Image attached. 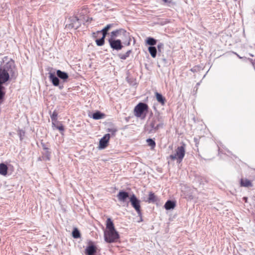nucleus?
Returning <instances> with one entry per match:
<instances>
[{"instance_id": "15", "label": "nucleus", "mask_w": 255, "mask_h": 255, "mask_svg": "<svg viewBox=\"0 0 255 255\" xmlns=\"http://www.w3.org/2000/svg\"><path fill=\"white\" fill-rule=\"evenodd\" d=\"M8 167L4 163H0V174L6 176L7 174Z\"/></svg>"}, {"instance_id": "5", "label": "nucleus", "mask_w": 255, "mask_h": 255, "mask_svg": "<svg viewBox=\"0 0 255 255\" xmlns=\"http://www.w3.org/2000/svg\"><path fill=\"white\" fill-rule=\"evenodd\" d=\"M185 153V150L184 146H181L177 148L175 154L170 155L169 158L172 160L177 159V162L180 163L184 157Z\"/></svg>"}, {"instance_id": "20", "label": "nucleus", "mask_w": 255, "mask_h": 255, "mask_svg": "<svg viewBox=\"0 0 255 255\" xmlns=\"http://www.w3.org/2000/svg\"><path fill=\"white\" fill-rule=\"evenodd\" d=\"M73 22L72 23V27L75 29H76L80 26L81 23L79 21V19L77 17L75 18L73 20Z\"/></svg>"}, {"instance_id": "8", "label": "nucleus", "mask_w": 255, "mask_h": 255, "mask_svg": "<svg viewBox=\"0 0 255 255\" xmlns=\"http://www.w3.org/2000/svg\"><path fill=\"white\" fill-rule=\"evenodd\" d=\"M110 139V134H106L99 141V147L101 149L106 148L108 146V142Z\"/></svg>"}, {"instance_id": "28", "label": "nucleus", "mask_w": 255, "mask_h": 255, "mask_svg": "<svg viewBox=\"0 0 255 255\" xmlns=\"http://www.w3.org/2000/svg\"><path fill=\"white\" fill-rule=\"evenodd\" d=\"M108 131L110 132L112 136H115L117 131V129L116 128H109Z\"/></svg>"}, {"instance_id": "26", "label": "nucleus", "mask_w": 255, "mask_h": 255, "mask_svg": "<svg viewBox=\"0 0 255 255\" xmlns=\"http://www.w3.org/2000/svg\"><path fill=\"white\" fill-rule=\"evenodd\" d=\"M146 142L148 145L151 146L152 149L155 147L156 144L155 141L153 139L151 138H148L146 140Z\"/></svg>"}, {"instance_id": "25", "label": "nucleus", "mask_w": 255, "mask_h": 255, "mask_svg": "<svg viewBox=\"0 0 255 255\" xmlns=\"http://www.w3.org/2000/svg\"><path fill=\"white\" fill-rule=\"evenodd\" d=\"M72 236L75 239L80 238V233L77 228H75L72 232Z\"/></svg>"}, {"instance_id": "31", "label": "nucleus", "mask_w": 255, "mask_h": 255, "mask_svg": "<svg viewBox=\"0 0 255 255\" xmlns=\"http://www.w3.org/2000/svg\"><path fill=\"white\" fill-rule=\"evenodd\" d=\"M93 20V18L92 17H88L86 20L87 22H91Z\"/></svg>"}, {"instance_id": "13", "label": "nucleus", "mask_w": 255, "mask_h": 255, "mask_svg": "<svg viewBox=\"0 0 255 255\" xmlns=\"http://www.w3.org/2000/svg\"><path fill=\"white\" fill-rule=\"evenodd\" d=\"M176 206V202L174 201L168 200L164 205V208L166 210H170L174 209Z\"/></svg>"}, {"instance_id": "2", "label": "nucleus", "mask_w": 255, "mask_h": 255, "mask_svg": "<svg viewBox=\"0 0 255 255\" xmlns=\"http://www.w3.org/2000/svg\"><path fill=\"white\" fill-rule=\"evenodd\" d=\"M104 236L105 241L108 243L117 242L120 238V235L116 231L112 220L108 218L106 222V229Z\"/></svg>"}, {"instance_id": "22", "label": "nucleus", "mask_w": 255, "mask_h": 255, "mask_svg": "<svg viewBox=\"0 0 255 255\" xmlns=\"http://www.w3.org/2000/svg\"><path fill=\"white\" fill-rule=\"evenodd\" d=\"M131 53V50H129L126 53L119 54V57L121 59L125 60L129 56V55Z\"/></svg>"}, {"instance_id": "14", "label": "nucleus", "mask_w": 255, "mask_h": 255, "mask_svg": "<svg viewBox=\"0 0 255 255\" xmlns=\"http://www.w3.org/2000/svg\"><path fill=\"white\" fill-rule=\"evenodd\" d=\"M57 76L64 81L68 78V75L66 72L58 70L56 71Z\"/></svg>"}, {"instance_id": "7", "label": "nucleus", "mask_w": 255, "mask_h": 255, "mask_svg": "<svg viewBox=\"0 0 255 255\" xmlns=\"http://www.w3.org/2000/svg\"><path fill=\"white\" fill-rule=\"evenodd\" d=\"M109 43L111 47L116 50H121L123 47L121 39H109Z\"/></svg>"}, {"instance_id": "3", "label": "nucleus", "mask_w": 255, "mask_h": 255, "mask_svg": "<svg viewBox=\"0 0 255 255\" xmlns=\"http://www.w3.org/2000/svg\"><path fill=\"white\" fill-rule=\"evenodd\" d=\"M121 37L123 40V43L126 46L130 44L131 38L128 32L124 29H117L112 31L110 34L109 39H117V37Z\"/></svg>"}, {"instance_id": "30", "label": "nucleus", "mask_w": 255, "mask_h": 255, "mask_svg": "<svg viewBox=\"0 0 255 255\" xmlns=\"http://www.w3.org/2000/svg\"><path fill=\"white\" fill-rule=\"evenodd\" d=\"M163 43H160L158 44V45H157V48H158V49L159 51H160V49L161 48H163Z\"/></svg>"}, {"instance_id": "19", "label": "nucleus", "mask_w": 255, "mask_h": 255, "mask_svg": "<svg viewBox=\"0 0 255 255\" xmlns=\"http://www.w3.org/2000/svg\"><path fill=\"white\" fill-rule=\"evenodd\" d=\"M157 198L154 193L152 192H149L148 198V202L149 203H154L157 201Z\"/></svg>"}, {"instance_id": "33", "label": "nucleus", "mask_w": 255, "mask_h": 255, "mask_svg": "<svg viewBox=\"0 0 255 255\" xmlns=\"http://www.w3.org/2000/svg\"><path fill=\"white\" fill-rule=\"evenodd\" d=\"M164 2H170L171 1H168V0H162Z\"/></svg>"}, {"instance_id": "4", "label": "nucleus", "mask_w": 255, "mask_h": 255, "mask_svg": "<svg viewBox=\"0 0 255 255\" xmlns=\"http://www.w3.org/2000/svg\"><path fill=\"white\" fill-rule=\"evenodd\" d=\"M148 111V105L145 103L140 102L134 107L133 114L136 117L144 119L146 117Z\"/></svg>"}, {"instance_id": "23", "label": "nucleus", "mask_w": 255, "mask_h": 255, "mask_svg": "<svg viewBox=\"0 0 255 255\" xmlns=\"http://www.w3.org/2000/svg\"><path fill=\"white\" fill-rule=\"evenodd\" d=\"M105 37H106V36L103 35V36L101 38H100L99 39H97L96 40L97 45L99 46H103L105 44Z\"/></svg>"}, {"instance_id": "24", "label": "nucleus", "mask_w": 255, "mask_h": 255, "mask_svg": "<svg viewBox=\"0 0 255 255\" xmlns=\"http://www.w3.org/2000/svg\"><path fill=\"white\" fill-rule=\"evenodd\" d=\"M146 43L149 45H155L156 44V40L152 37H148L146 39Z\"/></svg>"}, {"instance_id": "16", "label": "nucleus", "mask_w": 255, "mask_h": 255, "mask_svg": "<svg viewBox=\"0 0 255 255\" xmlns=\"http://www.w3.org/2000/svg\"><path fill=\"white\" fill-rule=\"evenodd\" d=\"M155 95L157 101L162 106L164 105L166 102L165 98L163 97L161 94L158 93V92H156Z\"/></svg>"}, {"instance_id": "1", "label": "nucleus", "mask_w": 255, "mask_h": 255, "mask_svg": "<svg viewBox=\"0 0 255 255\" xmlns=\"http://www.w3.org/2000/svg\"><path fill=\"white\" fill-rule=\"evenodd\" d=\"M15 71L14 61L7 56L4 57L0 65V103H2L5 96L2 85L9 80L10 75H12Z\"/></svg>"}, {"instance_id": "9", "label": "nucleus", "mask_w": 255, "mask_h": 255, "mask_svg": "<svg viewBox=\"0 0 255 255\" xmlns=\"http://www.w3.org/2000/svg\"><path fill=\"white\" fill-rule=\"evenodd\" d=\"M129 197V194L128 192L124 191H120L117 194V198L119 201L121 202H125L127 199Z\"/></svg>"}, {"instance_id": "10", "label": "nucleus", "mask_w": 255, "mask_h": 255, "mask_svg": "<svg viewBox=\"0 0 255 255\" xmlns=\"http://www.w3.org/2000/svg\"><path fill=\"white\" fill-rule=\"evenodd\" d=\"M97 252V248L94 245H91L88 246L85 250L86 255H94Z\"/></svg>"}, {"instance_id": "11", "label": "nucleus", "mask_w": 255, "mask_h": 255, "mask_svg": "<svg viewBox=\"0 0 255 255\" xmlns=\"http://www.w3.org/2000/svg\"><path fill=\"white\" fill-rule=\"evenodd\" d=\"M240 185L241 186L245 187H251L253 186L252 181L247 178H242L240 181Z\"/></svg>"}, {"instance_id": "21", "label": "nucleus", "mask_w": 255, "mask_h": 255, "mask_svg": "<svg viewBox=\"0 0 255 255\" xmlns=\"http://www.w3.org/2000/svg\"><path fill=\"white\" fill-rule=\"evenodd\" d=\"M148 51L151 56L153 58H155L156 56L157 50L155 47L150 46L148 48Z\"/></svg>"}, {"instance_id": "29", "label": "nucleus", "mask_w": 255, "mask_h": 255, "mask_svg": "<svg viewBox=\"0 0 255 255\" xmlns=\"http://www.w3.org/2000/svg\"><path fill=\"white\" fill-rule=\"evenodd\" d=\"M56 128L60 131H63L64 130V127L61 124H60V125L56 126Z\"/></svg>"}, {"instance_id": "27", "label": "nucleus", "mask_w": 255, "mask_h": 255, "mask_svg": "<svg viewBox=\"0 0 255 255\" xmlns=\"http://www.w3.org/2000/svg\"><path fill=\"white\" fill-rule=\"evenodd\" d=\"M57 113L56 111H54L50 116L52 121H56L57 120Z\"/></svg>"}, {"instance_id": "17", "label": "nucleus", "mask_w": 255, "mask_h": 255, "mask_svg": "<svg viewBox=\"0 0 255 255\" xmlns=\"http://www.w3.org/2000/svg\"><path fill=\"white\" fill-rule=\"evenodd\" d=\"M105 117V115L104 113H102L100 111H97L93 113L92 118L94 120H100L103 119Z\"/></svg>"}, {"instance_id": "6", "label": "nucleus", "mask_w": 255, "mask_h": 255, "mask_svg": "<svg viewBox=\"0 0 255 255\" xmlns=\"http://www.w3.org/2000/svg\"><path fill=\"white\" fill-rule=\"evenodd\" d=\"M129 201L131 206L136 211L138 215L141 214V207L140 205V201L137 199L134 194H132L129 198Z\"/></svg>"}, {"instance_id": "34", "label": "nucleus", "mask_w": 255, "mask_h": 255, "mask_svg": "<svg viewBox=\"0 0 255 255\" xmlns=\"http://www.w3.org/2000/svg\"><path fill=\"white\" fill-rule=\"evenodd\" d=\"M46 153H47V155H48V156H49V155H50V152H49L48 151H47Z\"/></svg>"}, {"instance_id": "35", "label": "nucleus", "mask_w": 255, "mask_h": 255, "mask_svg": "<svg viewBox=\"0 0 255 255\" xmlns=\"http://www.w3.org/2000/svg\"><path fill=\"white\" fill-rule=\"evenodd\" d=\"M158 126H157L156 128H155L158 129Z\"/></svg>"}, {"instance_id": "32", "label": "nucleus", "mask_w": 255, "mask_h": 255, "mask_svg": "<svg viewBox=\"0 0 255 255\" xmlns=\"http://www.w3.org/2000/svg\"><path fill=\"white\" fill-rule=\"evenodd\" d=\"M42 146H43V148L44 150H48V148L46 147L45 145L43 144L42 145Z\"/></svg>"}, {"instance_id": "12", "label": "nucleus", "mask_w": 255, "mask_h": 255, "mask_svg": "<svg viewBox=\"0 0 255 255\" xmlns=\"http://www.w3.org/2000/svg\"><path fill=\"white\" fill-rule=\"evenodd\" d=\"M49 78L54 86H57L59 85V80L55 76L54 73H49Z\"/></svg>"}, {"instance_id": "18", "label": "nucleus", "mask_w": 255, "mask_h": 255, "mask_svg": "<svg viewBox=\"0 0 255 255\" xmlns=\"http://www.w3.org/2000/svg\"><path fill=\"white\" fill-rule=\"evenodd\" d=\"M113 24H109L106 25L102 30L101 31H97V33H102L103 35L106 36L108 31L109 30V29L113 26Z\"/></svg>"}]
</instances>
